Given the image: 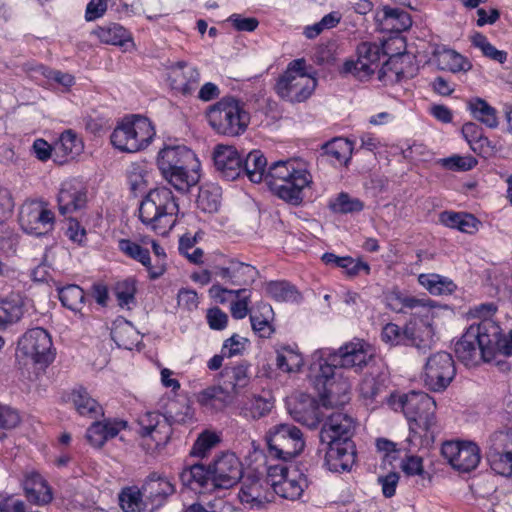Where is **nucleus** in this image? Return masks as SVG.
<instances>
[{
  "mask_svg": "<svg viewBox=\"0 0 512 512\" xmlns=\"http://www.w3.org/2000/svg\"><path fill=\"white\" fill-rule=\"evenodd\" d=\"M265 182L279 198L299 205L302 191L312 182V176L303 160L290 158L273 162L267 169Z\"/></svg>",
  "mask_w": 512,
  "mask_h": 512,
  "instance_id": "1",
  "label": "nucleus"
},
{
  "mask_svg": "<svg viewBox=\"0 0 512 512\" xmlns=\"http://www.w3.org/2000/svg\"><path fill=\"white\" fill-rule=\"evenodd\" d=\"M205 117L212 130L222 136L237 137L245 133L250 123V114L245 103L234 97H222L210 105Z\"/></svg>",
  "mask_w": 512,
  "mask_h": 512,
  "instance_id": "2",
  "label": "nucleus"
},
{
  "mask_svg": "<svg viewBox=\"0 0 512 512\" xmlns=\"http://www.w3.org/2000/svg\"><path fill=\"white\" fill-rule=\"evenodd\" d=\"M497 328L492 319L485 318L472 323L455 344V354L465 366H475L480 362H491V340Z\"/></svg>",
  "mask_w": 512,
  "mask_h": 512,
  "instance_id": "3",
  "label": "nucleus"
},
{
  "mask_svg": "<svg viewBox=\"0 0 512 512\" xmlns=\"http://www.w3.org/2000/svg\"><path fill=\"white\" fill-rule=\"evenodd\" d=\"M179 211L172 191L167 187L152 189L141 201L139 219L155 231L164 233L175 223L174 216Z\"/></svg>",
  "mask_w": 512,
  "mask_h": 512,
  "instance_id": "4",
  "label": "nucleus"
},
{
  "mask_svg": "<svg viewBox=\"0 0 512 512\" xmlns=\"http://www.w3.org/2000/svg\"><path fill=\"white\" fill-rule=\"evenodd\" d=\"M154 136L155 129L152 123L145 117L133 115L118 123L110 139L116 149L135 153L146 149Z\"/></svg>",
  "mask_w": 512,
  "mask_h": 512,
  "instance_id": "5",
  "label": "nucleus"
},
{
  "mask_svg": "<svg viewBox=\"0 0 512 512\" xmlns=\"http://www.w3.org/2000/svg\"><path fill=\"white\" fill-rule=\"evenodd\" d=\"M390 404L395 411H402L410 423V430L422 428L425 432L435 425L436 402L423 391H411L392 397Z\"/></svg>",
  "mask_w": 512,
  "mask_h": 512,
  "instance_id": "6",
  "label": "nucleus"
},
{
  "mask_svg": "<svg viewBox=\"0 0 512 512\" xmlns=\"http://www.w3.org/2000/svg\"><path fill=\"white\" fill-rule=\"evenodd\" d=\"M305 59H296L288 64L286 71L279 77L275 90L277 94L290 102H303L313 93L317 81L306 71Z\"/></svg>",
  "mask_w": 512,
  "mask_h": 512,
  "instance_id": "7",
  "label": "nucleus"
},
{
  "mask_svg": "<svg viewBox=\"0 0 512 512\" xmlns=\"http://www.w3.org/2000/svg\"><path fill=\"white\" fill-rule=\"evenodd\" d=\"M266 441L269 456L284 462L297 457L305 447L302 431L290 423L272 426L266 434Z\"/></svg>",
  "mask_w": 512,
  "mask_h": 512,
  "instance_id": "8",
  "label": "nucleus"
},
{
  "mask_svg": "<svg viewBox=\"0 0 512 512\" xmlns=\"http://www.w3.org/2000/svg\"><path fill=\"white\" fill-rule=\"evenodd\" d=\"M434 330L432 325L427 321L421 325L410 323L402 331L401 328L394 324L388 323L384 326L381 337L386 343L392 345L405 344L411 345L425 353L431 348L433 343Z\"/></svg>",
  "mask_w": 512,
  "mask_h": 512,
  "instance_id": "9",
  "label": "nucleus"
},
{
  "mask_svg": "<svg viewBox=\"0 0 512 512\" xmlns=\"http://www.w3.org/2000/svg\"><path fill=\"white\" fill-rule=\"evenodd\" d=\"M52 340L49 333L40 327L28 330L18 341L16 357L33 364L47 366L53 360Z\"/></svg>",
  "mask_w": 512,
  "mask_h": 512,
  "instance_id": "10",
  "label": "nucleus"
},
{
  "mask_svg": "<svg viewBox=\"0 0 512 512\" xmlns=\"http://www.w3.org/2000/svg\"><path fill=\"white\" fill-rule=\"evenodd\" d=\"M456 375L452 355L439 351L430 355L424 365L422 380L425 387L433 392L444 391Z\"/></svg>",
  "mask_w": 512,
  "mask_h": 512,
  "instance_id": "11",
  "label": "nucleus"
},
{
  "mask_svg": "<svg viewBox=\"0 0 512 512\" xmlns=\"http://www.w3.org/2000/svg\"><path fill=\"white\" fill-rule=\"evenodd\" d=\"M22 230L33 236H43L54 228L55 216L44 201H26L18 216Z\"/></svg>",
  "mask_w": 512,
  "mask_h": 512,
  "instance_id": "12",
  "label": "nucleus"
},
{
  "mask_svg": "<svg viewBox=\"0 0 512 512\" xmlns=\"http://www.w3.org/2000/svg\"><path fill=\"white\" fill-rule=\"evenodd\" d=\"M210 465V486L213 489H230L243 478V465L231 452L218 456Z\"/></svg>",
  "mask_w": 512,
  "mask_h": 512,
  "instance_id": "13",
  "label": "nucleus"
},
{
  "mask_svg": "<svg viewBox=\"0 0 512 512\" xmlns=\"http://www.w3.org/2000/svg\"><path fill=\"white\" fill-rule=\"evenodd\" d=\"M491 469L501 476H512V433L495 432L489 438L486 454Z\"/></svg>",
  "mask_w": 512,
  "mask_h": 512,
  "instance_id": "14",
  "label": "nucleus"
},
{
  "mask_svg": "<svg viewBox=\"0 0 512 512\" xmlns=\"http://www.w3.org/2000/svg\"><path fill=\"white\" fill-rule=\"evenodd\" d=\"M321 406L316 398L305 393L292 395L287 401L289 415L310 429H316L324 419Z\"/></svg>",
  "mask_w": 512,
  "mask_h": 512,
  "instance_id": "15",
  "label": "nucleus"
},
{
  "mask_svg": "<svg viewBox=\"0 0 512 512\" xmlns=\"http://www.w3.org/2000/svg\"><path fill=\"white\" fill-rule=\"evenodd\" d=\"M441 452L449 464L461 472H470L480 462L479 447L471 442H446Z\"/></svg>",
  "mask_w": 512,
  "mask_h": 512,
  "instance_id": "16",
  "label": "nucleus"
},
{
  "mask_svg": "<svg viewBox=\"0 0 512 512\" xmlns=\"http://www.w3.org/2000/svg\"><path fill=\"white\" fill-rule=\"evenodd\" d=\"M357 60L344 63V72L351 73L359 79L368 78L379 67L381 56H385L377 44L363 42L357 47Z\"/></svg>",
  "mask_w": 512,
  "mask_h": 512,
  "instance_id": "17",
  "label": "nucleus"
},
{
  "mask_svg": "<svg viewBox=\"0 0 512 512\" xmlns=\"http://www.w3.org/2000/svg\"><path fill=\"white\" fill-rule=\"evenodd\" d=\"M213 161L217 173L226 181H234L243 174L242 157L234 146L217 145Z\"/></svg>",
  "mask_w": 512,
  "mask_h": 512,
  "instance_id": "18",
  "label": "nucleus"
},
{
  "mask_svg": "<svg viewBox=\"0 0 512 512\" xmlns=\"http://www.w3.org/2000/svg\"><path fill=\"white\" fill-rule=\"evenodd\" d=\"M157 165L161 174L185 169L187 166H200L195 153L184 145L166 146L157 157Z\"/></svg>",
  "mask_w": 512,
  "mask_h": 512,
  "instance_id": "19",
  "label": "nucleus"
},
{
  "mask_svg": "<svg viewBox=\"0 0 512 512\" xmlns=\"http://www.w3.org/2000/svg\"><path fill=\"white\" fill-rule=\"evenodd\" d=\"M355 431L353 418L342 412H335L328 416L323 424L319 437L322 443L334 441H352Z\"/></svg>",
  "mask_w": 512,
  "mask_h": 512,
  "instance_id": "20",
  "label": "nucleus"
},
{
  "mask_svg": "<svg viewBox=\"0 0 512 512\" xmlns=\"http://www.w3.org/2000/svg\"><path fill=\"white\" fill-rule=\"evenodd\" d=\"M138 424L139 434L143 438H150L155 447L166 445L172 435L169 422L158 412H146L139 417Z\"/></svg>",
  "mask_w": 512,
  "mask_h": 512,
  "instance_id": "21",
  "label": "nucleus"
},
{
  "mask_svg": "<svg viewBox=\"0 0 512 512\" xmlns=\"http://www.w3.org/2000/svg\"><path fill=\"white\" fill-rule=\"evenodd\" d=\"M169 79L173 90L188 96L197 89L200 73L196 67L188 65L187 62L178 61L170 66Z\"/></svg>",
  "mask_w": 512,
  "mask_h": 512,
  "instance_id": "22",
  "label": "nucleus"
},
{
  "mask_svg": "<svg viewBox=\"0 0 512 512\" xmlns=\"http://www.w3.org/2000/svg\"><path fill=\"white\" fill-rule=\"evenodd\" d=\"M387 307L396 313L411 312L414 315L423 316L426 319L432 314V305L429 299L418 298L393 291L386 296Z\"/></svg>",
  "mask_w": 512,
  "mask_h": 512,
  "instance_id": "23",
  "label": "nucleus"
},
{
  "mask_svg": "<svg viewBox=\"0 0 512 512\" xmlns=\"http://www.w3.org/2000/svg\"><path fill=\"white\" fill-rule=\"evenodd\" d=\"M372 359V353L368 346L363 342H350L339 348L337 353L333 354V361L339 364V367L361 371Z\"/></svg>",
  "mask_w": 512,
  "mask_h": 512,
  "instance_id": "24",
  "label": "nucleus"
},
{
  "mask_svg": "<svg viewBox=\"0 0 512 512\" xmlns=\"http://www.w3.org/2000/svg\"><path fill=\"white\" fill-rule=\"evenodd\" d=\"M244 480L239 492L242 503L250 504L251 507L262 508L270 502L269 484L256 473H249L243 476Z\"/></svg>",
  "mask_w": 512,
  "mask_h": 512,
  "instance_id": "25",
  "label": "nucleus"
},
{
  "mask_svg": "<svg viewBox=\"0 0 512 512\" xmlns=\"http://www.w3.org/2000/svg\"><path fill=\"white\" fill-rule=\"evenodd\" d=\"M328 450L325 460L331 471L349 470L355 462L356 450L353 441L326 442Z\"/></svg>",
  "mask_w": 512,
  "mask_h": 512,
  "instance_id": "26",
  "label": "nucleus"
},
{
  "mask_svg": "<svg viewBox=\"0 0 512 512\" xmlns=\"http://www.w3.org/2000/svg\"><path fill=\"white\" fill-rule=\"evenodd\" d=\"M142 491L152 507L164 504L169 496L174 494V485L165 477L151 473L142 485Z\"/></svg>",
  "mask_w": 512,
  "mask_h": 512,
  "instance_id": "27",
  "label": "nucleus"
},
{
  "mask_svg": "<svg viewBox=\"0 0 512 512\" xmlns=\"http://www.w3.org/2000/svg\"><path fill=\"white\" fill-rule=\"evenodd\" d=\"M118 247L125 255L145 266L150 274V278L157 279L164 274L166 267L162 262L151 264V257L148 249L143 248L136 242L129 239L119 240Z\"/></svg>",
  "mask_w": 512,
  "mask_h": 512,
  "instance_id": "28",
  "label": "nucleus"
},
{
  "mask_svg": "<svg viewBox=\"0 0 512 512\" xmlns=\"http://www.w3.org/2000/svg\"><path fill=\"white\" fill-rule=\"evenodd\" d=\"M321 157L334 167L348 166L352 153L353 143L348 139L336 137L322 146Z\"/></svg>",
  "mask_w": 512,
  "mask_h": 512,
  "instance_id": "29",
  "label": "nucleus"
},
{
  "mask_svg": "<svg viewBox=\"0 0 512 512\" xmlns=\"http://www.w3.org/2000/svg\"><path fill=\"white\" fill-rule=\"evenodd\" d=\"M58 208L61 215L73 213L85 207L87 195L85 189L72 183H64L57 197Z\"/></svg>",
  "mask_w": 512,
  "mask_h": 512,
  "instance_id": "30",
  "label": "nucleus"
},
{
  "mask_svg": "<svg viewBox=\"0 0 512 512\" xmlns=\"http://www.w3.org/2000/svg\"><path fill=\"white\" fill-rule=\"evenodd\" d=\"M162 408V415L169 422L171 428L173 424H185L193 419L194 413L190 401L185 395L169 397Z\"/></svg>",
  "mask_w": 512,
  "mask_h": 512,
  "instance_id": "31",
  "label": "nucleus"
},
{
  "mask_svg": "<svg viewBox=\"0 0 512 512\" xmlns=\"http://www.w3.org/2000/svg\"><path fill=\"white\" fill-rule=\"evenodd\" d=\"M26 497L32 503L44 505L52 498V490L47 481L36 471L26 473L23 482Z\"/></svg>",
  "mask_w": 512,
  "mask_h": 512,
  "instance_id": "32",
  "label": "nucleus"
},
{
  "mask_svg": "<svg viewBox=\"0 0 512 512\" xmlns=\"http://www.w3.org/2000/svg\"><path fill=\"white\" fill-rule=\"evenodd\" d=\"M126 427V422L121 420H106L94 422L86 432L88 442L96 447H102L105 442L118 435Z\"/></svg>",
  "mask_w": 512,
  "mask_h": 512,
  "instance_id": "33",
  "label": "nucleus"
},
{
  "mask_svg": "<svg viewBox=\"0 0 512 512\" xmlns=\"http://www.w3.org/2000/svg\"><path fill=\"white\" fill-rule=\"evenodd\" d=\"M216 274L223 279L230 280L234 285L241 286L253 283L258 271L249 264L232 260L229 266L217 268Z\"/></svg>",
  "mask_w": 512,
  "mask_h": 512,
  "instance_id": "34",
  "label": "nucleus"
},
{
  "mask_svg": "<svg viewBox=\"0 0 512 512\" xmlns=\"http://www.w3.org/2000/svg\"><path fill=\"white\" fill-rule=\"evenodd\" d=\"M249 381L247 364L225 367L220 374V384L230 392L229 394L233 399L240 389L248 385Z\"/></svg>",
  "mask_w": 512,
  "mask_h": 512,
  "instance_id": "35",
  "label": "nucleus"
},
{
  "mask_svg": "<svg viewBox=\"0 0 512 512\" xmlns=\"http://www.w3.org/2000/svg\"><path fill=\"white\" fill-rule=\"evenodd\" d=\"M227 390L219 385L210 386L200 391L197 396V402L204 408L212 411H221L233 402Z\"/></svg>",
  "mask_w": 512,
  "mask_h": 512,
  "instance_id": "36",
  "label": "nucleus"
},
{
  "mask_svg": "<svg viewBox=\"0 0 512 512\" xmlns=\"http://www.w3.org/2000/svg\"><path fill=\"white\" fill-rule=\"evenodd\" d=\"M274 312L270 304L260 302L250 313L253 331L261 338H270L275 329L271 324Z\"/></svg>",
  "mask_w": 512,
  "mask_h": 512,
  "instance_id": "37",
  "label": "nucleus"
},
{
  "mask_svg": "<svg viewBox=\"0 0 512 512\" xmlns=\"http://www.w3.org/2000/svg\"><path fill=\"white\" fill-rule=\"evenodd\" d=\"M349 391L350 384L345 380L335 379V381L328 382V385L319 391L322 406L325 408L343 406L350 400Z\"/></svg>",
  "mask_w": 512,
  "mask_h": 512,
  "instance_id": "38",
  "label": "nucleus"
},
{
  "mask_svg": "<svg viewBox=\"0 0 512 512\" xmlns=\"http://www.w3.org/2000/svg\"><path fill=\"white\" fill-rule=\"evenodd\" d=\"M200 166H187L185 169H177L163 173V177L178 191L186 193L200 180Z\"/></svg>",
  "mask_w": 512,
  "mask_h": 512,
  "instance_id": "39",
  "label": "nucleus"
},
{
  "mask_svg": "<svg viewBox=\"0 0 512 512\" xmlns=\"http://www.w3.org/2000/svg\"><path fill=\"white\" fill-rule=\"evenodd\" d=\"M307 487L306 478L294 471V475H288L284 480L273 482V491L275 494L288 500H297Z\"/></svg>",
  "mask_w": 512,
  "mask_h": 512,
  "instance_id": "40",
  "label": "nucleus"
},
{
  "mask_svg": "<svg viewBox=\"0 0 512 512\" xmlns=\"http://www.w3.org/2000/svg\"><path fill=\"white\" fill-rule=\"evenodd\" d=\"M243 174L253 183L265 181L267 174V159L260 150H253L242 158Z\"/></svg>",
  "mask_w": 512,
  "mask_h": 512,
  "instance_id": "41",
  "label": "nucleus"
},
{
  "mask_svg": "<svg viewBox=\"0 0 512 512\" xmlns=\"http://www.w3.org/2000/svg\"><path fill=\"white\" fill-rule=\"evenodd\" d=\"M435 62L439 69L447 70L452 73L468 71L472 68V64L462 55L452 49L443 48L434 54Z\"/></svg>",
  "mask_w": 512,
  "mask_h": 512,
  "instance_id": "42",
  "label": "nucleus"
},
{
  "mask_svg": "<svg viewBox=\"0 0 512 512\" xmlns=\"http://www.w3.org/2000/svg\"><path fill=\"white\" fill-rule=\"evenodd\" d=\"M467 106L472 116L490 129H495L499 125L497 111L488 102L482 98L475 97L467 102Z\"/></svg>",
  "mask_w": 512,
  "mask_h": 512,
  "instance_id": "43",
  "label": "nucleus"
},
{
  "mask_svg": "<svg viewBox=\"0 0 512 512\" xmlns=\"http://www.w3.org/2000/svg\"><path fill=\"white\" fill-rule=\"evenodd\" d=\"M110 334L112 340L120 348L132 350L133 347L138 343V333L136 332L133 325L125 319L116 320L113 323Z\"/></svg>",
  "mask_w": 512,
  "mask_h": 512,
  "instance_id": "44",
  "label": "nucleus"
},
{
  "mask_svg": "<svg viewBox=\"0 0 512 512\" xmlns=\"http://www.w3.org/2000/svg\"><path fill=\"white\" fill-rule=\"evenodd\" d=\"M440 222L449 228H456L468 234L475 233L480 224L472 214L447 211L440 214Z\"/></svg>",
  "mask_w": 512,
  "mask_h": 512,
  "instance_id": "45",
  "label": "nucleus"
},
{
  "mask_svg": "<svg viewBox=\"0 0 512 512\" xmlns=\"http://www.w3.org/2000/svg\"><path fill=\"white\" fill-rule=\"evenodd\" d=\"M339 367L337 362L333 361V355L330 356V362L319 360L310 367V379L318 391L328 385V382L335 381V370Z\"/></svg>",
  "mask_w": 512,
  "mask_h": 512,
  "instance_id": "46",
  "label": "nucleus"
},
{
  "mask_svg": "<svg viewBox=\"0 0 512 512\" xmlns=\"http://www.w3.org/2000/svg\"><path fill=\"white\" fill-rule=\"evenodd\" d=\"M180 480L193 490L206 488L210 484V465L207 468L202 464L191 465L181 472Z\"/></svg>",
  "mask_w": 512,
  "mask_h": 512,
  "instance_id": "47",
  "label": "nucleus"
},
{
  "mask_svg": "<svg viewBox=\"0 0 512 512\" xmlns=\"http://www.w3.org/2000/svg\"><path fill=\"white\" fill-rule=\"evenodd\" d=\"M23 316V302L18 295H11L0 302V330L15 323Z\"/></svg>",
  "mask_w": 512,
  "mask_h": 512,
  "instance_id": "48",
  "label": "nucleus"
},
{
  "mask_svg": "<svg viewBox=\"0 0 512 512\" xmlns=\"http://www.w3.org/2000/svg\"><path fill=\"white\" fill-rule=\"evenodd\" d=\"M322 261L327 264H333L337 267L345 269L348 276L354 277L364 271L366 274L370 273V266L367 262L355 260L350 256L339 257L333 253H324Z\"/></svg>",
  "mask_w": 512,
  "mask_h": 512,
  "instance_id": "49",
  "label": "nucleus"
},
{
  "mask_svg": "<svg viewBox=\"0 0 512 512\" xmlns=\"http://www.w3.org/2000/svg\"><path fill=\"white\" fill-rule=\"evenodd\" d=\"M143 496L142 487H124L118 495L119 505L124 512H141L147 506Z\"/></svg>",
  "mask_w": 512,
  "mask_h": 512,
  "instance_id": "50",
  "label": "nucleus"
},
{
  "mask_svg": "<svg viewBox=\"0 0 512 512\" xmlns=\"http://www.w3.org/2000/svg\"><path fill=\"white\" fill-rule=\"evenodd\" d=\"M97 38L110 45L122 46L125 42L131 40L130 33L121 25L110 23L105 26H100L93 31Z\"/></svg>",
  "mask_w": 512,
  "mask_h": 512,
  "instance_id": "51",
  "label": "nucleus"
},
{
  "mask_svg": "<svg viewBox=\"0 0 512 512\" xmlns=\"http://www.w3.org/2000/svg\"><path fill=\"white\" fill-rule=\"evenodd\" d=\"M72 402L77 412L82 416L96 417L102 414V408L98 402L91 398L87 390L79 387L71 393Z\"/></svg>",
  "mask_w": 512,
  "mask_h": 512,
  "instance_id": "52",
  "label": "nucleus"
},
{
  "mask_svg": "<svg viewBox=\"0 0 512 512\" xmlns=\"http://www.w3.org/2000/svg\"><path fill=\"white\" fill-rule=\"evenodd\" d=\"M221 188L216 185H206L200 188L197 197V207L205 213H216L221 206Z\"/></svg>",
  "mask_w": 512,
  "mask_h": 512,
  "instance_id": "53",
  "label": "nucleus"
},
{
  "mask_svg": "<svg viewBox=\"0 0 512 512\" xmlns=\"http://www.w3.org/2000/svg\"><path fill=\"white\" fill-rule=\"evenodd\" d=\"M418 282L433 295L451 294L456 285L452 280L439 274H420Z\"/></svg>",
  "mask_w": 512,
  "mask_h": 512,
  "instance_id": "54",
  "label": "nucleus"
},
{
  "mask_svg": "<svg viewBox=\"0 0 512 512\" xmlns=\"http://www.w3.org/2000/svg\"><path fill=\"white\" fill-rule=\"evenodd\" d=\"M58 296L62 305L73 312H81L85 305V293L75 284L58 288Z\"/></svg>",
  "mask_w": 512,
  "mask_h": 512,
  "instance_id": "55",
  "label": "nucleus"
},
{
  "mask_svg": "<svg viewBox=\"0 0 512 512\" xmlns=\"http://www.w3.org/2000/svg\"><path fill=\"white\" fill-rule=\"evenodd\" d=\"M266 290L277 301L297 302L300 299L295 286L286 281H271L267 284Z\"/></svg>",
  "mask_w": 512,
  "mask_h": 512,
  "instance_id": "56",
  "label": "nucleus"
},
{
  "mask_svg": "<svg viewBox=\"0 0 512 512\" xmlns=\"http://www.w3.org/2000/svg\"><path fill=\"white\" fill-rule=\"evenodd\" d=\"M492 324L497 328L495 336L488 337L491 340V357L495 358L496 354L503 356L512 355V329L507 333L503 334L502 329L496 321L492 319Z\"/></svg>",
  "mask_w": 512,
  "mask_h": 512,
  "instance_id": "57",
  "label": "nucleus"
},
{
  "mask_svg": "<svg viewBox=\"0 0 512 512\" xmlns=\"http://www.w3.org/2000/svg\"><path fill=\"white\" fill-rule=\"evenodd\" d=\"M56 149L73 159L83 150V142L74 131L66 130L61 134Z\"/></svg>",
  "mask_w": 512,
  "mask_h": 512,
  "instance_id": "58",
  "label": "nucleus"
},
{
  "mask_svg": "<svg viewBox=\"0 0 512 512\" xmlns=\"http://www.w3.org/2000/svg\"><path fill=\"white\" fill-rule=\"evenodd\" d=\"M272 408L269 401L261 396L254 395L241 408V415L246 418L259 419L267 415Z\"/></svg>",
  "mask_w": 512,
  "mask_h": 512,
  "instance_id": "59",
  "label": "nucleus"
},
{
  "mask_svg": "<svg viewBox=\"0 0 512 512\" xmlns=\"http://www.w3.org/2000/svg\"><path fill=\"white\" fill-rule=\"evenodd\" d=\"M329 207L334 212L347 214L362 211L364 204L358 198H352L349 194L341 192L334 201L330 202Z\"/></svg>",
  "mask_w": 512,
  "mask_h": 512,
  "instance_id": "60",
  "label": "nucleus"
},
{
  "mask_svg": "<svg viewBox=\"0 0 512 512\" xmlns=\"http://www.w3.org/2000/svg\"><path fill=\"white\" fill-rule=\"evenodd\" d=\"M276 365L284 372H294L301 367L302 357L293 349L285 347L282 352H277Z\"/></svg>",
  "mask_w": 512,
  "mask_h": 512,
  "instance_id": "61",
  "label": "nucleus"
},
{
  "mask_svg": "<svg viewBox=\"0 0 512 512\" xmlns=\"http://www.w3.org/2000/svg\"><path fill=\"white\" fill-rule=\"evenodd\" d=\"M27 71L43 75L47 79H52L64 87H71L74 84V77L69 73H63L59 70H53L43 65L34 68H28Z\"/></svg>",
  "mask_w": 512,
  "mask_h": 512,
  "instance_id": "62",
  "label": "nucleus"
},
{
  "mask_svg": "<svg viewBox=\"0 0 512 512\" xmlns=\"http://www.w3.org/2000/svg\"><path fill=\"white\" fill-rule=\"evenodd\" d=\"M218 441L219 438L214 433H202L194 443L191 454L194 456L204 457L206 452L210 450Z\"/></svg>",
  "mask_w": 512,
  "mask_h": 512,
  "instance_id": "63",
  "label": "nucleus"
},
{
  "mask_svg": "<svg viewBox=\"0 0 512 512\" xmlns=\"http://www.w3.org/2000/svg\"><path fill=\"white\" fill-rule=\"evenodd\" d=\"M443 165L450 170L468 171L477 165V160L471 156H452L444 159Z\"/></svg>",
  "mask_w": 512,
  "mask_h": 512,
  "instance_id": "64",
  "label": "nucleus"
}]
</instances>
